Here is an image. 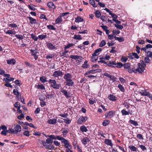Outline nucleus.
Wrapping results in <instances>:
<instances>
[{
	"instance_id": "nucleus-16",
	"label": "nucleus",
	"mask_w": 152,
	"mask_h": 152,
	"mask_svg": "<svg viewBox=\"0 0 152 152\" xmlns=\"http://www.w3.org/2000/svg\"><path fill=\"white\" fill-rule=\"evenodd\" d=\"M114 65H116V63L115 61H109V63H107L106 65L108 66L115 67V66H114Z\"/></svg>"
},
{
	"instance_id": "nucleus-10",
	"label": "nucleus",
	"mask_w": 152,
	"mask_h": 152,
	"mask_svg": "<svg viewBox=\"0 0 152 152\" xmlns=\"http://www.w3.org/2000/svg\"><path fill=\"white\" fill-rule=\"evenodd\" d=\"M115 114V112L113 111H111L108 113H106L105 116L106 117L108 118H111L113 117Z\"/></svg>"
},
{
	"instance_id": "nucleus-62",
	"label": "nucleus",
	"mask_w": 152,
	"mask_h": 152,
	"mask_svg": "<svg viewBox=\"0 0 152 152\" xmlns=\"http://www.w3.org/2000/svg\"><path fill=\"white\" fill-rule=\"evenodd\" d=\"M106 44V42L105 41L103 40H102L99 44V47H102L104 46Z\"/></svg>"
},
{
	"instance_id": "nucleus-35",
	"label": "nucleus",
	"mask_w": 152,
	"mask_h": 152,
	"mask_svg": "<svg viewBox=\"0 0 152 152\" xmlns=\"http://www.w3.org/2000/svg\"><path fill=\"white\" fill-rule=\"evenodd\" d=\"M75 44L73 43H69L64 48V50H66V49L70 48L71 47L73 46H74Z\"/></svg>"
},
{
	"instance_id": "nucleus-8",
	"label": "nucleus",
	"mask_w": 152,
	"mask_h": 152,
	"mask_svg": "<svg viewBox=\"0 0 152 152\" xmlns=\"http://www.w3.org/2000/svg\"><path fill=\"white\" fill-rule=\"evenodd\" d=\"M14 134H17L20 132L21 130V128L20 126L18 124L14 125Z\"/></svg>"
},
{
	"instance_id": "nucleus-11",
	"label": "nucleus",
	"mask_w": 152,
	"mask_h": 152,
	"mask_svg": "<svg viewBox=\"0 0 152 152\" xmlns=\"http://www.w3.org/2000/svg\"><path fill=\"white\" fill-rule=\"evenodd\" d=\"M81 141L83 145H86L89 142L90 140L88 137H85L81 138Z\"/></svg>"
},
{
	"instance_id": "nucleus-27",
	"label": "nucleus",
	"mask_w": 152,
	"mask_h": 152,
	"mask_svg": "<svg viewBox=\"0 0 152 152\" xmlns=\"http://www.w3.org/2000/svg\"><path fill=\"white\" fill-rule=\"evenodd\" d=\"M47 77L45 76H42L40 77V80L42 83H44L48 81L46 80Z\"/></svg>"
},
{
	"instance_id": "nucleus-15",
	"label": "nucleus",
	"mask_w": 152,
	"mask_h": 152,
	"mask_svg": "<svg viewBox=\"0 0 152 152\" xmlns=\"http://www.w3.org/2000/svg\"><path fill=\"white\" fill-rule=\"evenodd\" d=\"M61 130H63L62 133L63 137H66L68 133L69 130L68 129H66L65 128H64L61 129Z\"/></svg>"
},
{
	"instance_id": "nucleus-36",
	"label": "nucleus",
	"mask_w": 152,
	"mask_h": 152,
	"mask_svg": "<svg viewBox=\"0 0 152 152\" xmlns=\"http://www.w3.org/2000/svg\"><path fill=\"white\" fill-rule=\"evenodd\" d=\"M68 52V51L66 50H65L64 51L62 52V53H60V54L61 56V57L64 56V57H66V54Z\"/></svg>"
},
{
	"instance_id": "nucleus-44",
	"label": "nucleus",
	"mask_w": 152,
	"mask_h": 152,
	"mask_svg": "<svg viewBox=\"0 0 152 152\" xmlns=\"http://www.w3.org/2000/svg\"><path fill=\"white\" fill-rule=\"evenodd\" d=\"M98 59V57L96 56H92L91 57V61L92 62H94L96 61Z\"/></svg>"
},
{
	"instance_id": "nucleus-51",
	"label": "nucleus",
	"mask_w": 152,
	"mask_h": 152,
	"mask_svg": "<svg viewBox=\"0 0 152 152\" xmlns=\"http://www.w3.org/2000/svg\"><path fill=\"white\" fill-rule=\"evenodd\" d=\"M15 107L18 110H19L20 107L19 103L18 102H15Z\"/></svg>"
},
{
	"instance_id": "nucleus-56",
	"label": "nucleus",
	"mask_w": 152,
	"mask_h": 152,
	"mask_svg": "<svg viewBox=\"0 0 152 152\" xmlns=\"http://www.w3.org/2000/svg\"><path fill=\"white\" fill-rule=\"evenodd\" d=\"M137 137L139 140H142L144 139L142 135L140 134H137Z\"/></svg>"
},
{
	"instance_id": "nucleus-18",
	"label": "nucleus",
	"mask_w": 152,
	"mask_h": 152,
	"mask_svg": "<svg viewBox=\"0 0 152 152\" xmlns=\"http://www.w3.org/2000/svg\"><path fill=\"white\" fill-rule=\"evenodd\" d=\"M48 6L50 8L53 9H55L56 8V6L52 2H49L47 4Z\"/></svg>"
},
{
	"instance_id": "nucleus-64",
	"label": "nucleus",
	"mask_w": 152,
	"mask_h": 152,
	"mask_svg": "<svg viewBox=\"0 0 152 152\" xmlns=\"http://www.w3.org/2000/svg\"><path fill=\"white\" fill-rule=\"evenodd\" d=\"M118 88L119 89L122 91H124V89L123 87L121 84H119L118 86Z\"/></svg>"
},
{
	"instance_id": "nucleus-47",
	"label": "nucleus",
	"mask_w": 152,
	"mask_h": 152,
	"mask_svg": "<svg viewBox=\"0 0 152 152\" xmlns=\"http://www.w3.org/2000/svg\"><path fill=\"white\" fill-rule=\"evenodd\" d=\"M73 38L75 39L80 40L82 39V38L80 35H75L73 37Z\"/></svg>"
},
{
	"instance_id": "nucleus-24",
	"label": "nucleus",
	"mask_w": 152,
	"mask_h": 152,
	"mask_svg": "<svg viewBox=\"0 0 152 152\" xmlns=\"http://www.w3.org/2000/svg\"><path fill=\"white\" fill-rule=\"evenodd\" d=\"M80 130L82 132H86L88 131V129L84 125L81 126L80 127Z\"/></svg>"
},
{
	"instance_id": "nucleus-43",
	"label": "nucleus",
	"mask_w": 152,
	"mask_h": 152,
	"mask_svg": "<svg viewBox=\"0 0 152 152\" xmlns=\"http://www.w3.org/2000/svg\"><path fill=\"white\" fill-rule=\"evenodd\" d=\"M90 3L94 7H96L97 6V4H95V2L94 0H90Z\"/></svg>"
},
{
	"instance_id": "nucleus-55",
	"label": "nucleus",
	"mask_w": 152,
	"mask_h": 152,
	"mask_svg": "<svg viewBox=\"0 0 152 152\" xmlns=\"http://www.w3.org/2000/svg\"><path fill=\"white\" fill-rule=\"evenodd\" d=\"M139 147L143 151H144L147 149L146 148L145 146L142 145H139Z\"/></svg>"
},
{
	"instance_id": "nucleus-1",
	"label": "nucleus",
	"mask_w": 152,
	"mask_h": 152,
	"mask_svg": "<svg viewBox=\"0 0 152 152\" xmlns=\"http://www.w3.org/2000/svg\"><path fill=\"white\" fill-rule=\"evenodd\" d=\"M47 137H48L52 139L53 140H59L61 141V143L64 144V146L66 147H68V145H69L68 142V140L66 139L64 137L61 136H60L56 135V136L54 135H48Z\"/></svg>"
},
{
	"instance_id": "nucleus-57",
	"label": "nucleus",
	"mask_w": 152,
	"mask_h": 152,
	"mask_svg": "<svg viewBox=\"0 0 152 152\" xmlns=\"http://www.w3.org/2000/svg\"><path fill=\"white\" fill-rule=\"evenodd\" d=\"M120 31L119 30H113L112 31L113 34L114 36H115V35H117L119 34L120 33Z\"/></svg>"
},
{
	"instance_id": "nucleus-38",
	"label": "nucleus",
	"mask_w": 152,
	"mask_h": 152,
	"mask_svg": "<svg viewBox=\"0 0 152 152\" xmlns=\"http://www.w3.org/2000/svg\"><path fill=\"white\" fill-rule=\"evenodd\" d=\"M129 121L131 124L134 125L135 126L138 125V124L137 122L135 121L130 120H129Z\"/></svg>"
},
{
	"instance_id": "nucleus-61",
	"label": "nucleus",
	"mask_w": 152,
	"mask_h": 152,
	"mask_svg": "<svg viewBox=\"0 0 152 152\" xmlns=\"http://www.w3.org/2000/svg\"><path fill=\"white\" fill-rule=\"evenodd\" d=\"M47 37L46 35H41L38 36V38L41 40Z\"/></svg>"
},
{
	"instance_id": "nucleus-50",
	"label": "nucleus",
	"mask_w": 152,
	"mask_h": 152,
	"mask_svg": "<svg viewBox=\"0 0 152 152\" xmlns=\"http://www.w3.org/2000/svg\"><path fill=\"white\" fill-rule=\"evenodd\" d=\"M124 68L125 69H128L130 66V65L129 63H125L123 65Z\"/></svg>"
},
{
	"instance_id": "nucleus-23",
	"label": "nucleus",
	"mask_w": 152,
	"mask_h": 152,
	"mask_svg": "<svg viewBox=\"0 0 152 152\" xmlns=\"http://www.w3.org/2000/svg\"><path fill=\"white\" fill-rule=\"evenodd\" d=\"M109 99L113 101H115L117 99V97L113 95V94H110L109 97Z\"/></svg>"
},
{
	"instance_id": "nucleus-28",
	"label": "nucleus",
	"mask_w": 152,
	"mask_h": 152,
	"mask_svg": "<svg viewBox=\"0 0 152 152\" xmlns=\"http://www.w3.org/2000/svg\"><path fill=\"white\" fill-rule=\"evenodd\" d=\"M5 33L9 34H15V31L14 30H8L7 31H5Z\"/></svg>"
},
{
	"instance_id": "nucleus-37",
	"label": "nucleus",
	"mask_w": 152,
	"mask_h": 152,
	"mask_svg": "<svg viewBox=\"0 0 152 152\" xmlns=\"http://www.w3.org/2000/svg\"><path fill=\"white\" fill-rule=\"evenodd\" d=\"M94 14L96 17L98 18H99L101 15V14L100 12L98 10L95 12Z\"/></svg>"
},
{
	"instance_id": "nucleus-32",
	"label": "nucleus",
	"mask_w": 152,
	"mask_h": 152,
	"mask_svg": "<svg viewBox=\"0 0 152 152\" xmlns=\"http://www.w3.org/2000/svg\"><path fill=\"white\" fill-rule=\"evenodd\" d=\"M45 143L46 144H52L53 142V140L52 139L50 138H48L46 140Z\"/></svg>"
},
{
	"instance_id": "nucleus-52",
	"label": "nucleus",
	"mask_w": 152,
	"mask_h": 152,
	"mask_svg": "<svg viewBox=\"0 0 152 152\" xmlns=\"http://www.w3.org/2000/svg\"><path fill=\"white\" fill-rule=\"evenodd\" d=\"M109 122L110 121L108 120H104L102 123L103 125L104 126H106L109 124Z\"/></svg>"
},
{
	"instance_id": "nucleus-29",
	"label": "nucleus",
	"mask_w": 152,
	"mask_h": 152,
	"mask_svg": "<svg viewBox=\"0 0 152 152\" xmlns=\"http://www.w3.org/2000/svg\"><path fill=\"white\" fill-rule=\"evenodd\" d=\"M14 78L12 77L6 78H4V80L5 81L6 83H8L11 81H13L14 80Z\"/></svg>"
},
{
	"instance_id": "nucleus-54",
	"label": "nucleus",
	"mask_w": 152,
	"mask_h": 152,
	"mask_svg": "<svg viewBox=\"0 0 152 152\" xmlns=\"http://www.w3.org/2000/svg\"><path fill=\"white\" fill-rule=\"evenodd\" d=\"M15 37L18 39H22L23 38V36L22 35L19 34H15Z\"/></svg>"
},
{
	"instance_id": "nucleus-33",
	"label": "nucleus",
	"mask_w": 152,
	"mask_h": 152,
	"mask_svg": "<svg viewBox=\"0 0 152 152\" xmlns=\"http://www.w3.org/2000/svg\"><path fill=\"white\" fill-rule=\"evenodd\" d=\"M61 91L64 93V95L66 98H68L70 96H69L68 95V93L66 90L64 89H62Z\"/></svg>"
},
{
	"instance_id": "nucleus-30",
	"label": "nucleus",
	"mask_w": 152,
	"mask_h": 152,
	"mask_svg": "<svg viewBox=\"0 0 152 152\" xmlns=\"http://www.w3.org/2000/svg\"><path fill=\"white\" fill-rule=\"evenodd\" d=\"M70 58L72 59L75 60L78 59V58H81V56L77 55H72L70 56Z\"/></svg>"
},
{
	"instance_id": "nucleus-20",
	"label": "nucleus",
	"mask_w": 152,
	"mask_h": 152,
	"mask_svg": "<svg viewBox=\"0 0 152 152\" xmlns=\"http://www.w3.org/2000/svg\"><path fill=\"white\" fill-rule=\"evenodd\" d=\"M102 50V49L100 48H99L94 51V53L92 55V56H97L99 54V52H100Z\"/></svg>"
},
{
	"instance_id": "nucleus-46",
	"label": "nucleus",
	"mask_w": 152,
	"mask_h": 152,
	"mask_svg": "<svg viewBox=\"0 0 152 152\" xmlns=\"http://www.w3.org/2000/svg\"><path fill=\"white\" fill-rule=\"evenodd\" d=\"M145 53H146V55L147 56V57H151V56L152 55V52L149 51V50H147L146 51H144Z\"/></svg>"
},
{
	"instance_id": "nucleus-42",
	"label": "nucleus",
	"mask_w": 152,
	"mask_h": 152,
	"mask_svg": "<svg viewBox=\"0 0 152 152\" xmlns=\"http://www.w3.org/2000/svg\"><path fill=\"white\" fill-rule=\"evenodd\" d=\"M123 66V64L121 62H118L116 63V65H115V67L118 68H121Z\"/></svg>"
},
{
	"instance_id": "nucleus-31",
	"label": "nucleus",
	"mask_w": 152,
	"mask_h": 152,
	"mask_svg": "<svg viewBox=\"0 0 152 152\" xmlns=\"http://www.w3.org/2000/svg\"><path fill=\"white\" fill-rule=\"evenodd\" d=\"M83 21V19L81 17L79 16L77 17L75 20V22H82Z\"/></svg>"
},
{
	"instance_id": "nucleus-40",
	"label": "nucleus",
	"mask_w": 152,
	"mask_h": 152,
	"mask_svg": "<svg viewBox=\"0 0 152 152\" xmlns=\"http://www.w3.org/2000/svg\"><path fill=\"white\" fill-rule=\"evenodd\" d=\"M129 148L130 150L133 151H136L137 149V148L133 145L129 146Z\"/></svg>"
},
{
	"instance_id": "nucleus-39",
	"label": "nucleus",
	"mask_w": 152,
	"mask_h": 152,
	"mask_svg": "<svg viewBox=\"0 0 152 152\" xmlns=\"http://www.w3.org/2000/svg\"><path fill=\"white\" fill-rule=\"evenodd\" d=\"M47 28L49 29L52 30H55L56 29V28L53 25H48L47 26Z\"/></svg>"
},
{
	"instance_id": "nucleus-22",
	"label": "nucleus",
	"mask_w": 152,
	"mask_h": 152,
	"mask_svg": "<svg viewBox=\"0 0 152 152\" xmlns=\"http://www.w3.org/2000/svg\"><path fill=\"white\" fill-rule=\"evenodd\" d=\"M104 142L106 144L108 145L112 146L113 145L112 143L111 140L109 139H105L104 141Z\"/></svg>"
},
{
	"instance_id": "nucleus-14",
	"label": "nucleus",
	"mask_w": 152,
	"mask_h": 152,
	"mask_svg": "<svg viewBox=\"0 0 152 152\" xmlns=\"http://www.w3.org/2000/svg\"><path fill=\"white\" fill-rule=\"evenodd\" d=\"M149 48H152V45L150 44H148L145 47L141 48V50H143L144 51H146L147 50H150L149 49Z\"/></svg>"
},
{
	"instance_id": "nucleus-45",
	"label": "nucleus",
	"mask_w": 152,
	"mask_h": 152,
	"mask_svg": "<svg viewBox=\"0 0 152 152\" xmlns=\"http://www.w3.org/2000/svg\"><path fill=\"white\" fill-rule=\"evenodd\" d=\"M8 26L13 28H18V25L14 23L9 24Z\"/></svg>"
},
{
	"instance_id": "nucleus-34",
	"label": "nucleus",
	"mask_w": 152,
	"mask_h": 152,
	"mask_svg": "<svg viewBox=\"0 0 152 152\" xmlns=\"http://www.w3.org/2000/svg\"><path fill=\"white\" fill-rule=\"evenodd\" d=\"M114 38L115 40H118L120 42H122L124 40V38L122 37H119L115 36Z\"/></svg>"
},
{
	"instance_id": "nucleus-13",
	"label": "nucleus",
	"mask_w": 152,
	"mask_h": 152,
	"mask_svg": "<svg viewBox=\"0 0 152 152\" xmlns=\"http://www.w3.org/2000/svg\"><path fill=\"white\" fill-rule=\"evenodd\" d=\"M47 46L48 48L50 50H55L56 49L55 45H53L50 43H48L47 44Z\"/></svg>"
},
{
	"instance_id": "nucleus-49",
	"label": "nucleus",
	"mask_w": 152,
	"mask_h": 152,
	"mask_svg": "<svg viewBox=\"0 0 152 152\" xmlns=\"http://www.w3.org/2000/svg\"><path fill=\"white\" fill-rule=\"evenodd\" d=\"M37 88L38 89H41V90H45V86L43 84L38 85H37Z\"/></svg>"
},
{
	"instance_id": "nucleus-2",
	"label": "nucleus",
	"mask_w": 152,
	"mask_h": 152,
	"mask_svg": "<svg viewBox=\"0 0 152 152\" xmlns=\"http://www.w3.org/2000/svg\"><path fill=\"white\" fill-rule=\"evenodd\" d=\"M64 78L66 80V85L68 86H72L74 84V82L72 79V75L69 73H66L64 75Z\"/></svg>"
},
{
	"instance_id": "nucleus-26",
	"label": "nucleus",
	"mask_w": 152,
	"mask_h": 152,
	"mask_svg": "<svg viewBox=\"0 0 152 152\" xmlns=\"http://www.w3.org/2000/svg\"><path fill=\"white\" fill-rule=\"evenodd\" d=\"M148 91H147L146 89H144L143 92H140L139 94L142 96H146L148 94Z\"/></svg>"
},
{
	"instance_id": "nucleus-59",
	"label": "nucleus",
	"mask_w": 152,
	"mask_h": 152,
	"mask_svg": "<svg viewBox=\"0 0 152 152\" xmlns=\"http://www.w3.org/2000/svg\"><path fill=\"white\" fill-rule=\"evenodd\" d=\"M6 133H7H7H11V134H14V129H11L9 130L7 129Z\"/></svg>"
},
{
	"instance_id": "nucleus-3",
	"label": "nucleus",
	"mask_w": 152,
	"mask_h": 152,
	"mask_svg": "<svg viewBox=\"0 0 152 152\" xmlns=\"http://www.w3.org/2000/svg\"><path fill=\"white\" fill-rule=\"evenodd\" d=\"M48 82L50 84V86L54 89H59L61 87V85L60 84H57L55 80L50 79Z\"/></svg>"
},
{
	"instance_id": "nucleus-48",
	"label": "nucleus",
	"mask_w": 152,
	"mask_h": 152,
	"mask_svg": "<svg viewBox=\"0 0 152 152\" xmlns=\"http://www.w3.org/2000/svg\"><path fill=\"white\" fill-rule=\"evenodd\" d=\"M122 115H129V112L124 109L122 110L121 111Z\"/></svg>"
},
{
	"instance_id": "nucleus-4",
	"label": "nucleus",
	"mask_w": 152,
	"mask_h": 152,
	"mask_svg": "<svg viewBox=\"0 0 152 152\" xmlns=\"http://www.w3.org/2000/svg\"><path fill=\"white\" fill-rule=\"evenodd\" d=\"M39 143L41 144H42L43 146H44L45 148L46 149L51 150L54 149V147L51 144L48 145L46 144L45 141L41 140L39 141Z\"/></svg>"
},
{
	"instance_id": "nucleus-58",
	"label": "nucleus",
	"mask_w": 152,
	"mask_h": 152,
	"mask_svg": "<svg viewBox=\"0 0 152 152\" xmlns=\"http://www.w3.org/2000/svg\"><path fill=\"white\" fill-rule=\"evenodd\" d=\"M89 102L90 104L92 105L96 103V101L95 100H93V99H90L89 100Z\"/></svg>"
},
{
	"instance_id": "nucleus-25",
	"label": "nucleus",
	"mask_w": 152,
	"mask_h": 152,
	"mask_svg": "<svg viewBox=\"0 0 152 152\" xmlns=\"http://www.w3.org/2000/svg\"><path fill=\"white\" fill-rule=\"evenodd\" d=\"M61 16H59L56 20V23L57 24H60L61 23L62 21V19L61 18Z\"/></svg>"
},
{
	"instance_id": "nucleus-41",
	"label": "nucleus",
	"mask_w": 152,
	"mask_h": 152,
	"mask_svg": "<svg viewBox=\"0 0 152 152\" xmlns=\"http://www.w3.org/2000/svg\"><path fill=\"white\" fill-rule=\"evenodd\" d=\"M13 93L16 95V97H19L20 94L18 92V91L16 89H14L13 90Z\"/></svg>"
},
{
	"instance_id": "nucleus-63",
	"label": "nucleus",
	"mask_w": 152,
	"mask_h": 152,
	"mask_svg": "<svg viewBox=\"0 0 152 152\" xmlns=\"http://www.w3.org/2000/svg\"><path fill=\"white\" fill-rule=\"evenodd\" d=\"M15 83L16 85L19 86H20L22 84V83L20 82V81L19 80H16L15 81Z\"/></svg>"
},
{
	"instance_id": "nucleus-17",
	"label": "nucleus",
	"mask_w": 152,
	"mask_h": 152,
	"mask_svg": "<svg viewBox=\"0 0 152 152\" xmlns=\"http://www.w3.org/2000/svg\"><path fill=\"white\" fill-rule=\"evenodd\" d=\"M47 123L51 124H56L57 123V119L55 118L48 119Z\"/></svg>"
},
{
	"instance_id": "nucleus-21",
	"label": "nucleus",
	"mask_w": 152,
	"mask_h": 152,
	"mask_svg": "<svg viewBox=\"0 0 152 152\" xmlns=\"http://www.w3.org/2000/svg\"><path fill=\"white\" fill-rule=\"evenodd\" d=\"M68 144L69 145H68V147H66L64 146L65 147L67 148V149L66 150V152H73L71 150V149L72 148V146L70 144L69 142L68 141Z\"/></svg>"
},
{
	"instance_id": "nucleus-7",
	"label": "nucleus",
	"mask_w": 152,
	"mask_h": 152,
	"mask_svg": "<svg viewBox=\"0 0 152 152\" xmlns=\"http://www.w3.org/2000/svg\"><path fill=\"white\" fill-rule=\"evenodd\" d=\"M138 68L136 69L137 70V72H138L140 74H142L145 70V68H144L142 65H140V63L138 64Z\"/></svg>"
},
{
	"instance_id": "nucleus-5",
	"label": "nucleus",
	"mask_w": 152,
	"mask_h": 152,
	"mask_svg": "<svg viewBox=\"0 0 152 152\" xmlns=\"http://www.w3.org/2000/svg\"><path fill=\"white\" fill-rule=\"evenodd\" d=\"M31 55L34 56L35 59L37 60L38 58V54H39L38 49L36 48L34 50H31Z\"/></svg>"
},
{
	"instance_id": "nucleus-19",
	"label": "nucleus",
	"mask_w": 152,
	"mask_h": 152,
	"mask_svg": "<svg viewBox=\"0 0 152 152\" xmlns=\"http://www.w3.org/2000/svg\"><path fill=\"white\" fill-rule=\"evenodd\" d=\"M16 62L15 60L12 58L11 59H9L7 60V63L9 64H14Z\"/></svg>"
},
{
	"instance_id": "nucleus-9",
	"label": "nucleus",
	"mask_w": 152,
	"mask_h": 152,
	"mask_svg": "<svg viewBox=\"0 0 152 152\" xmlns=\"http://www.w3.org/2000/svg\"><path fill=\"white\" fill-rule=\"evenodd\" d=\"M87 118L86 116H81L78 119L77 123L78 124H81L83 122H85L87 120Z\"/></svg>"
},
{
	"instance_id": "nucleus-6",
	"label": "nucleus",
	"mask_w": 152,
	"mask_h": 152,
	"mask_svg": "<svg viewBox=\"0 0 152 152\" xmlns=\"http://www.w3.org/2000/svg\"><path fill=\"white\" fill-rule=\"evenodd\" d=\"M63 75V72L59 70L55 71L53 74V76L54 77H61Z\"/></svg>"
},
{
	"instance_id": "nucleus-60",
	"label": "nucleus",
	"mask_w": 152,
	"mask_h": 152,
	"mask_svg": "<svg viewBox=\"0 0 152 152\" xmlns=\"http://www.w3.org/2000/svg\"><path fill=\"white\" fill-rule=\"evenodd\" d=\"M54 56V55L53 54H49L47 56H46V59H49V58H52ZM49 61V60H48ZM51 61V60L50 61Z\"/></svg>"
},
{
	"instance_id": "nucleus-12",
	"label": "nucleus",
	"mask_w": 152,
	"mask_h": 152,
	"mask_svg": "<svg viewBox=\"0 0 152 152\" xmlns=\"http://www.w3.org/2000/svg\"><path fill=\"white\" fill-rule=\"evenodd\" d=\"M26 18L29 19L30 20V23L31 24H35L37 23L36 22V20L30 16H27L26 17Z\"/></svg>"
},
{
	"instance_id": "nucleus-53",
	"label": "nucleus",
	"mask_w": 152,
	"mask_h": 152,
	"mask_svg": "<svg viewBox=\"0 0 152 152\" xmlns=\"http://www.w3.org/2000/svg\"><path fill=\"white\" fill-rule=\"evenodd\" d=\"M31 38L34 40V41H37L38 38V37L36 36L34 34H31Z\"/></svg>"
}]
</instances>
